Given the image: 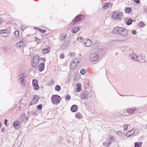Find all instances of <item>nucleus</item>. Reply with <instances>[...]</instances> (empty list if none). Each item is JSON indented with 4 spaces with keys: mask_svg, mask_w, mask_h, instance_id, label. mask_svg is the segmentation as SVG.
<instances>
[{
    "mask_svg": "<svg viewBox=\"0 0 147 147\" xmlns=\"http://www.w3.org/2000/svg\"><path fill=\"white\" fill-rule=\"evenodd\" d=\"M113 32L116 34H120L122 38H124L127 35L128 30L123 27H116L114 28Z\"/></svg>",
    "mask_w": 147,
    "mask_h": 147,
    "instance_id": "f257e3e1",
    "label": "nucleus"
},
{
    "mask_svg": "<svg viewBox=\"0 0 147 147\" xmlns=\"http://www.w3.org/2000/svg\"><path fill=\"white\" fill-rule=\"evenodd\" d=\"M27 77L24 74H20L18 78V82L21 83V85L22 87L25 86L26 85V79Z\"/></svg>",
    "mask_w": 147,
    "mask_h": 147,
    "instance_id": "f03ea898",
    "label": "nucleus"
},
{
    "mask_svg": "<svg viewBox=\"0 0 147 147\" xmlns=\"http://www.w3.org/2000/svg\"><path fill=\"white\" fill-rule=\"evenodd\" d=\"M51 100L54 105L57 104L61 100L60 96L57 95H53L51 97Z\"/></svg>",
    "mask_w": 147,
    "mask_h": 147,
    "instance_id": "7ed1b4c3",
    "label": "nucleus"
},
{
    "mask_svg": "<svg viewBox=\"0 0 147 147\" xmlns=\"http://www.w3.org/2000/svg\"><path fill=\"white\" fill-rule=\"evenodd\" d=\"M39 61V57L36 55L34 56L31 61L32 65L33 67H36L37 66Z\"/></svg>",
    "mask_w": 147,
    "mask_h": 147,
    "instance_id": "20e7f679",
    "label": "nucleus"
},
{
    "mask_svg": "<svg viewBox=\"0 0 147 147\" xmlns=\"http://www.w3.org/2000/svg\"><path fill=\"white\" fill-rule=\"evenodd\" d=\"M84 16L83 15H77L73 20L71 24L72 25H74L75 23H76L78 21H80L81 20L84 19Z\"/></svg>",
    "mask_w": 147,
    "mask_h": 147,
    "instance_id": "39448f33",
    "label": "nucleus"
},
{
    "mask_svg": "<svg viewBox=\"0 0 147 147\" xmlns=\"http://www.w3.org/2000/svg\"><path fill=\"white\" fill-rule=\"evenodd\" d=\"M91 96V94L89 92L87 91L82 92L81 93L80 97L82 99H88V97Z\"/></svg>",
    "mask_w": 147,
    "mask_h": 147,
    "instance_id": "423d86ee",
    "label": "nucleus"
},
{
    "mask_svg": "<svg viewBox=\"0 0 147 147\" xmlns=\"http://www.w3.org/2000/svg\"><path fill=\"white\" fill-rule=\"evenodd\" d=\"M80 61H78L77 59H73L71 61L70 67L71 69H74L76 68L78 64L79 63Z\"/></svg>",
    "mask_w": 147,
    "mask_h": 147,
    "instance_id": "0eeeda50",
    "label": "nucleus"
},
{
    "mask_svg": "<svg viewBox=\"0 0 147 147\" xmlns=\"http://www.w3.org/2000/svg\"><path fill=\"white\" fill-rule=\"evenodd\" d=\"M89 57L91 61H94L97 60L98 55L96 54H91L90 55Z\"/></svg>",
    "mask_w": 147,
    "mask_h": 147,
    "instance_id": "6e6552de",
    "label": "nucleus"
},
{
    "mask_svg": "<svg viewBox=\"0 0 147 147\" xmlns=\"http://www.w3.org/2000/svg\"><path fill=\"white\" fill-rule=\"evenodd\" d=\"M145 56L144 55L140 54L138 56L137 61L142 63H144L145 62Z\"/></svg>",
    "mask_w": 147,
    "mask_h": 147,
    "instance_id": "1a4fd4ad",
    "label": "nucleus"
},
{
    "mask_svg": "<svg viewBox=\"0 0 147 147\" xmlns=\"http://www.w3.org/2000/svg\"><path fill=\"white\" fill-rule=\"evenodd\" d=\"M26 41L24 39H22L21 41L16 44V46L19 48H22L25 45Z\"/></svg>",
    "mask_w": 147,
    "mask_h": 147,
    "instance_id": "9d476101",
    "label": "nucleus"
},
{
    "mask_svg": "<svg viewBox=\"0 0 147 147\" xmlns=\"http://www.w3.org/2000/svg\"><path fill=\"white\" fill-rule=\"evenodd\" d=\"M121 49L125 54H128L129 52H130L131 51H132V50L130 49L129 47L125 46L122 47Z\"/></svg>",
    "mask_w": 147,
    "mask_h": 147,
    "instance_id": "9b49d317",
    "label": "nucleus"
},
{
    "mask_svg": "<svg viewBox=\"0 0 147 147\" xmlns=\"http://www.w3.org/2000/svg\"><path fill=\"white\" fill-rule=\"evenodd\" d=\"M123 13L121 12H118V13L116 16V17L114 18L113 19L117 20L118 21H121L123 19L122 16Z\"/></svg>",
    "mask_w": 147,
    "mask_h": 147,
    "instance_id": "f8f14e48",
    "label": "nucleus"
},
{
    "mask_svg": "<svg viewBox=\"0 0 147 147\" xmlns=\"http://www.w3.org/2000/svg\"><path fill=\"white\" fill-rule=\"evenodd\" d=\"M32 85L34 88L35 90H37L39 88V86L38 83V81L35 79L32 80Z\"/></svg>",
    "mask_w": 147,
    "mask_h": 147,
    "instance_id": "ddd939ff",
    "label": "nucleus"
},
{
    "mask_svg": "<svg viewBox=\"0 0 147 147\" xmlns=\"http://www.w3.org/2000/svg\"><path fill=\"white\" fill-rule=\"evenodd\" d=\"M39 97L37 95H35L33 97V99L30 104V105L36 104L38 100Z\"/></svg>",
    "mask_w": 147,
    "mask_h": 147,
    "instance_id": "4468645a",
    "label": "nucleus"
},
{
    "mask_svg": "<svg viewBox=\"0 0 147 147\" xmlns=\"http://www.w3.org/2000/svg\"><path fill=\"white\" fill-rule=\"evenodd\" d=\"M92 41L90 39H87L85 40L84 44V46L87 47L91 46L92 45Z\"/></svg>",
    "mask_w": 147,
    "mask_h": 147,
    "instance_id": "2eb2a0df",
    "label": "nucleus"
},
{
    "mask_svg": "<svg viewBox=\"0 0 147 147\" xmlns=\"http://www.w3.org/2000/svg\"><path fill=\"white\" fill-rule=\"evenodd\" d=\"M130 54L129 56V58L131 59L136 61L137 59H138V55H136L134 53Z\"/></svg>",
    "mask_w": 147,
    "mask_h": 147,
    "instance_id": "dca6fc26",
    "label": "nucleus"
},
{
    "mask_svg": "<svg viewBox=\"0 0 147 147\" xmlns=\"http://www.w3.org/2000/svg\"><path fill=\"white\" fill-rule=\"evenodd\" d=\"M80 28L79 26H76L73 28L71 29V32L72 33L74 34L80 30Z\"/></svg>",
    "mask_w": 147,
    "mask_h": 147,
    "instance_id": "f3484780",
    "label": "nucleus"
},
{
    "mask_svg": "<svg viewBox=\"0 0 147 147\" xmlns=\"http://www.w3.org/2000/svg\"><path fill=\"white\" fill-rule=\"evenodd\" d=\"M45 67V63L42 62L40 63L38 67V70L40 71L43 70Z\"/></svg>",
    "mask_w": 147,
    "mask_h": 147,
    "instance_id": "a211bd4d",
    "label": "nucleus"
},
{
    "mask_svg": "<svg viewBox=\"0 0 147 147\" xmlns=\"http://www.w3.org/2000/svg\"><path fill=\"white\" fill-rule=\"evenodd\" d=\"M78 107L76 105H73L71 107V110L73 112H76L77 110Z\"/></svg>",
    "mask_w": 147,
    "mask_h": 147,
    "instance_id": "6ab92c4d",
    "label": "nucleus"
},
{
    "mask_svg": "<svg viewBox=\"0 0 147 147\" xmlns=\"http://www.w3.org/2000/svg\"><path fill=\"white\" fill-rule=\"evenodd\" d=\"M27 114L30 116H35L37 115L36 112L33 111H29L27 113Z\"/></svg>",
    "mask_w": 147,
    "mask_h": 147,
    "instance_id": "aec40b11",
    "label": "nucleus"
},
{
    "mask_svg": "<svg viewBox=\"0 0 147 147\" xmlns=\"http://www.w3.org/2000/svg\"><path fill=\"white\" fill-rule=\"evenodd\" d=\"M20 123V122L18 121H15L13 123V126L15 128H18L19 127H21L20 126V125H19Z\"/></svg>",
    "mask_w": 147,
    "mask_h": 147,
    "instance_id": "412c9836",
    "label": "nucleus"
},
{
    "mask_svg": "<svg viewBox=\"0 0 147 147\" xmlns=\"http://www.w3.org/2000/svg\"><path fill=\"white\" fill-rule=\"evenodd\" d=\"M50 50V47H48V48L43 49L42 51L44 53L47 54L49 52Z\"/></svg>",
    "mask_w": 147,
    "mask_h": 147,
    "instance_id": "4be33fe9",
    "label": "nucleus"
},
{
    "mask_svg": "<svg viewBox=\"0 0 147 147\" xmlns=\"http://www.w3.org/2000/svg\"><path fill=\"white\" fill-rule=\"evenodd\" d=\"M136 109L134 108L130 109L127 110V111L129 114H132L136 111Z\"/></svg>",
    "mask_w": 147,
    "mask_h": 147,
    "instance_id": "5701e85b",
    "label": "nucleus"
},
{
    "mask_svg": "<svg viewBox=\"0 0 147 147\" xmlns=\"http://www.w3.org/2000/svg\"><path fill=\"white\" fill-rule=\"evenodd\" d=\"M117 134L122 138H124L125 136V133L121 131H118L117 132Z\"/></svg>",
    "mask_w": 147,
    "mask_h": 147,
    "instance_id": "b1692460",
    "label": "nucleus"
},
{
    "mask_svg": "<svg viewBox=\"0 0 147 147\" xmlns=\"http://www.w3.org/2000/svg\"><path fill=\"white\" fill-rule=\"evenodd\" d=\"M125 12L126 13H129L131 11V8L130 7H125Z\"/></svg>",
    "mask_w": 147,
    "mask_h": 147,
    "instance_id": "393cba45",
    "label": "nucleus"
},
{
    "mask_svg": "<svg viewBox=\"0 0 147 147\" xmlns=\"http://www.w3.org/2000/svg\"><path fill=\"white\" fill-rule=\"evenodd\" d=\"M134 133V131H128L127 132V134H126V136L127 137H130L132 136Z\"/></svg>",
    "mask_w": 147,
    "mask_h": 147,
    "instance_id": "a878e982",
    "label": "nucleus"
},
{
    "mask_svg": "<svg viewBox=\"0 0 147 147\" xmlns=\"http://www.w3.org/2000/svg\"><path fill=\"white\" fill-rule=\"evenodd\" d=\"M66 34H63L60 35L59 38L61 40H64L66 37Z\"/></svg>",
    "mask_w": 147,
    "mask_h": 147,
    "instance_id": "bb28decb",
    "label": "nucleus"
},
{
    "mask_svg": "<svg viewBox=\"0 0 147 147\" xmlns=\"http://www.w3.org/2000/svg\"><path fill=\"white\" fill-rule=\"evenodd\" d=\"M75 116L76 118L80 119L81 118L82 115L80 112H78L75 114Z\"/></svg>",
    "mask_w": 147,
    "mask_h": 147,
    "instance_id": "cd10ccee",
    "label": "nucleus"
},
{
    "mask_svg": "<svg viewBox=\"0 0 147 147\" xmlns=\"http://www.w3.org/2000/svg\"><path fill=\"white\" fill-rule=\"evenodd\" d=\"M118 12V11H114L113 12L112 16V18L113 19L115 18L116 17Z\"/></svg>",
    "mask_w": 147,
    "mask_h": 147,
    "instance_id": "c85d7f7f",
    "label": "nucleus"
},
{
    "mask_svg": "<svg viewBox=\"0 0 147 147\" xmlns=\"http://www.w3.org/2000/svg\"><path fill=\"white\" fill-rule=\"evenodd\" d=\"M109 3H106L103 6V8L106 9H107L109 7Z\"/></svg>",
    "mask_w": 147,
    "mask_h": 147,
    "instance_id": "c756f323",
    "label": "nucleus"
},
{
    "mask_svg": "<svg viewBox=\"0 0 147 147\" xmlns=\"http://www.w3.org/2000/svg\"><path fill=\"white\" fill-rule=\"evenodd\" d=\"M80 76L78 75H75L74 76V81L75 82H77L80 79Z\"/></svg>",
    "mask_w": 147,
    "mask_h": 147,
    "instance_id": "7c9ffc66",
    "label": "nucleus"
},
{
    "mask_svg": "<svg viewBox=\"0 0 147 147\" xmlns=\"http://www.w3.org/2000/svg\"><path fill=\"white\" fill-rule=\"evenodd\" d=\"M35 40L37 42V44H40L42 41L41 39L36 37H35Z\"/></svg>",
    "mask_w": 147,
    "mask_h": 147,
    "instance_id": "2f4dec72",
    "label": "nucleus"
},
{
    "mask_svg": "<svg viewBox=\"0 0 147 147\" xmlns=\"http://www.w3.org/2000/svg\"><path fill=\"white\" fill-rule=\"evenodd\" d=\"M61 89V86L58 85H57L55 88V90L57 91H59Z\"/></svg>",
    "mask_w": 147,
    "mask_h": 147,
    "instance_id": "473e14b6",
    "label": "nucleus"
},
{
    "mask_svg": "<svg viewBox=\"0 0 147 147\" xmlns=\"http://www.w3.org/2000/svg\"><path fill=\"white\" fill-rule=\"evenodd\" d=\"M132 22L133 21L131 19H129L127 20V22L126 23L127 25H129L132 24Z\"/></svg>",
    "mask_w": 147,
    "mask_h": 147,
    "instance_id": "72a5a7b5",
    "label": "nucleus"
},
{
    "mask_svg": "<svg viewBox=\"0 0 147 147\" xmlns=\"http://www.w3.org/2000/svg\"><path fill=\"white\" fill-rule=\"evenodd\" d=\"M109 140L111 141H114L115 140V138H114V136L110 135L109 137Z\"/></svg>",
    "mask_w": 147,
    "mask_h": 147,
    "instance_id": "f704fd0d",
    "label": "nucleus"
},
{
    "mask_svg": "<svg viewBox=\"0 0 147 147\" xmlns=\"http://www.w3.org/2000/svg\"><path fill=\"white\" fill-rule=\"evenodd\" d=\"M6 30L7 31V30L6 29L2 30H1L0 31V34H3V33H6L7 34H9V32H5V31Z\"/></svg>",
    "mask_w": 147,
    "mask_h": 147,
    "instance_id": "c9c22d12",
    "label": "nucleus"
},
{
    "mask_svg": "<svg viewBox=\"0 0 147 147\" xmlns=\"http://www.w3.org/2000/svg\"><path fill=\"white\" fill-rule=\"evenodd\" d=\"M19 32L18 30L15 31L14 35L16 38H18L19 36Z\"/></svg>",
    "mask_w": 147,
    "mask_h": 147,
    "instance_id": "e433bc0d",
    "label": "nucleus"
},
{
    "mask_svg": "<svg viewBox=\"0 0 147 147\" xmlns=\"http://www.w3.org/2000/svg\"><path fill=\"white\" fill-rule=\"evenodd\" d=\"M77 40H79L80 42H81L83 41L84 39L83 37L82 36H80L77 38Z\"/></svg>",
    "mask_w": 147,
    "mask_h": 147,
    "instance_id": "4c0bfd02",
    "label": "nucleus"
},
{
    "mask_svg": "<svg viewBox=\"0 0 147 147\" xmlns=\"http://www.w3.org/2000/svg\"><path fill=\"white\" fill-rule=\"evenodd\" d=\"M98 46V45L96 43H94L93 45L92 46V48L93 49H95L97 48Z\"/></svg>",
    "mask_w": 147,
    "mask_h": 147,
    "instance_id": "58836bf2",
    "label": "nucleus"
},
{
    "mask_svg": "<svg viewBox=\"0 0 147 147\" xmlns=\"http://www.w3.org/2000/svg\"><path fill=\"white\" fill-rule=\"evenodd\" d=\"M145 26V25L142 21H141L139 23V26L140 27H143Z\"/></svg>",
    "mask_w": 147,
    "mask_h": 147,
    "instance_id": "ea45409f",
    "label": "nucleus"
},
{
    "mask_svg": "<svg viewBox=\"0 0 147 147\" xmlns=\"http://www.w3.org/2000/svg\"><path fill=\"white\" fill-rule=\"evenodd\" d=\"M42 105L40 104L38 105L37 107V109L38 110H40L42 109Z\"/></svg>",
    "mask_w": 147,
    "mask_h": 147,
    "instance_id": "a19ab883",
    "label": "nucleus"
},
{
    "mask_svg": "<svg viewBox=\"0 0 147 147\" xmlns=\"http://www.w3.org/2000/svg\"><path fill=\"white\" fill-rule=\"evenodd\" d=\"M38 29V31L42 33H45L46 32V30H45L42 29L40 28H39Z\"/></svg>",
    "mask_w": 147,
    "mask_h": 147,
    "instance_id": "79ce46f5",
    "label": "nucleus"
},
{
    "mask_svg": "<svg viewBox=\"0 0 147 147\" xmlns=\"http://www.w3.org/2000/svg\"><path fill=\"white\" fill-rule=\"evenodd\" d=\"M71 99V96L69 95H67V96L65 97V99L66 100H69Z\"/></svg>",
    "mask_w": 147,
    "mask_h": 147,
    "instance_id": "37998d69",
    "label": "nucleus"
},
{
    "mask_svg": "<svg viewBox=\"0 0 147 147\" xmlns=\"http://www.w3.org/2000/svg\"><path fill=\"white\" fill-rule=\"evenodd\" d=\"M27 27L26 26L22 25L21 26L20 29L22 30H24Z\"/></svg>",
    "mask_w": 147,
    "mask_h": 147,
    "instance_id": "c03bdc74",
    "label": "nucleus"
},
{
    "mask_svg": "<svg viewBox=\"0 0 147 147\" xmlns=\"http://www.w3.org/2000/svg\"><path fill=\"white\" fill-rule=\"evenodd\" d=\"M86 72V70L84 69H82L80 71V74H85Z\"/></svg>",
    "mask_w": 147,
    "mask_h": 147,
    "instance_id": "a18cd8bd",
    "label": "nucleus"
},
{
    "mask_svg": "<svg viewBox=\"0 0 147 147\" xmlns=\"http://www.w3.org/2000/svg\"><path fill=\"white\" fill-rule=\"evenodd\" d=\"M134 147H139L140 144L137 142H136L134 143Z\"/></svg>",
    "mask_w": 147,
    "mask_h": 147,
    "instance_id": "49530a36",
    "label": "nucleus"
},
{
    "mask_svg": "<svg viewBox=\"0 0 147 147\" xmlns=\"http://www.w3.org/2000/svg\"><path fill=\"white\" fill-rule=\"evenodd\" d=\"M59 57L61 59H63L65 57V55L63 53H61Z\"/></svg>",
    "mask_w": 147,
    "mask_h": 147,
    "instance_id": "de8ad7c7",
    "label": "nucleus"
},
{
    "mask_svg": "<svg viewBox=\"0 0 147 147\" xmlns=\"http://www.w3.org/2000/svg\"><path fill=\"white\" fill-rule=\"evenodd\" d=\"M123 127L124 128V130H126L128 128V125H124L123 126Z\"/></svg>",
    "mask_w": 147,
    "mask_h": 147,
    "instance_id": "09e8293b",
    "label": "nucleus"
},
{
    "mask_svg": "<svg viewBox=\"0 0 147 147\" xmlns=\"http://www.w3.org/2000/svg\"><path fill=\"white\" fill-rule=\"evenodd\" d=\"M81 90V88L77 87L76 89V91L78 92H79Z\"/></svg>",
    "mask_w": 147,
    "mask_h": 147,
    "instance_id": "8fccbe9b",
    "label": "nucleus"
},
{
    "mask_svg": "<svg viewBox=\"0 0 147 147\" xmlns=\"http://www.w3.org/2000/svg\"><path fill=\"white\" fill-rule=\"evenodd\" d=\"M76 86L77 87L81 88V85L80 83H77L76 84Z\"/></svg>",
    "mask_w": 147,
    "mask_h": 147,
    "instance_id": "3c124183",
    "label": "nucleus"
},
{
    "mask_svg": "<svg viewBox=\"0 0 147 147\" xmlns=\"http://www.w3.org/2000/svg\"><path fill=\"white\" fill-rule=\"evenodd\" d=\"M133 1L136 3H140V1L139 0H133Z\"/></svg>",
    "mask_w": 147,
    "mask_h": 147,
    "instance_id": "603ef678",
    "label": "nucleus"
},
{
    "mask_svg": "<svg viewBox=\"0 0 147 147\" xmlns=\"http://www.w3.org/2000/svg\"><path fill=\"white\" fill-rule=\"evenodd\" d=\"M75 53L73 52H71L70 53V55L71 57H74L75 56Z\"/></svg>",
    "mask_w": 147,
    "mask_h": 147,
    "instance_id": "864d4df0",
    "label": "nucleus"
},
{
    "mask_svg": "<svg viewBox=\"0 0 147 147\" xmlns=\"http://www.w3.org/2000/svg\"><path fill=\"white\" fill-rule=\"evenodd\" d=\"M131 33L133 34L136 35L137 33V32L136 30H134L132 31Z\"/></svg>",
    "mask_w": 147,
    "mask_h": 147,
    "instance_id": "5fc2aeb1",
    "label": "nucleus"
},
{
    "mask_svg": "<svg viewBox=\"0 0 147 147\" xmlns=\"http://www.w3.org/2000/svg\"><path fill=\"white\" fill-rule=\"evenodd\" d=\"M7 119H5L4 120V124L6 126H7Z\"/></svg>",
    "mask_w": 147,
    "mask_h": 147,
    "instance_id": "6e6d98bb",
    "label": "nucleus"
},
{
    "mask_svg": "<svg viewBox=\"0 0 147 147\" xmlns=\"http://www.w3.org/2000/svg\"><path fill=\"white\" fill-rule=\"evenodd\" d=\"M54 82L53 80H51L50 82H49V84L50 85H52L54 84Z\"/></svg>",
    "mask_w": 147,
    "mask_h": 147,
    "instance_id": "4d7b16f0",
    "label": "nucleus"
},
{
    "mask_svg": "<svg viewBox=\"0 0 147 147\" xmlns=\"http://www.w3.org/2000/svg\"><path fill=\"white\" fill-rule=\"evenodd\" d=\"M103 144L104 146H107V147L108 144H107V143H106V142H104L103 143Z\"/></svg>",
    "mask_w": 147,
    "mask_h": 147,
    "instance_id": "13d9d810",
    "label": "nucleus"
},
{
    "mask_svg": "<svg viewBox=\"0 0 147 147\" xmlns=\"http://www.w3.org/2000/svg\"><path fill=\"white\" fill-rule=\"evenodd\" d=\"M5 129L4 127H3V128L2 129H1V131L2 132H4L5 131Z\"/></svg>",
    "mask_w": 147,
    "mask_h": 147,
    "instance_id": "bf43d9fd",
    "label": "nucleus"
},
{
    "mask_svg": "<svg viewBox=\"0 0 147 147\" xmlns=\"http://www.w3.org/2000/svg\"><path fill=\"white\" fill-rule=\"evenodd\" d=\"M41 59L42 60V61L44 62H45L46 61V59L44 58H41Z\"/></svg>",
    "mask_w": 147,
    "mask_h": 147,
    "instance_id": "052dcab7",
    "label": "nucleus"
},
{
    "mask_svg": "<svg viewBox=\"0 0 147 147\" xmlns=\"http://www.w3.org/2000/svg\"><path fill=\"white\" fill-rule=\"evenodd\" d=\"M34 29L35 30H39L38 29H39V28L36 27H34Z\"/></svg>",
    "mask_w": 147,
    "mask_h": 147,
    "instance_id": "680f3d73",
    "label": "nucleus"
},
{
    "mask_svg": "<svg viewBox=\"0 0 147 147\" xmlns=\"http://www.w3.org/2000/svg\"><path fill=\"white\" fill-rule=\"evenodd\" d=\"M28 116H25V119L27 121H28Z\"/></svg>",
    "mask_w": 147,
    "mask_h": 147,
    "instance_id": "e2e57ef3",
    "label": "nucleus"
},
{
    "mask_svg": "<svg viewBox=\"0 0 147 147\" xmlns=\"http://www.w3.org/2000/svg\"><path fill=\"white\" fill-rule=\"evenodd\" d=\"M118 94H119L120 96H128V95H122L121 94H119L118 93Z\"/></svg>",
    "mask_w": 147,
    "mask_h": 147,
    "instance_id": "0e129e2a",
    "label": "nucleus"
},
{
    "mask_svg": "<svg viewBox=\"0 0 147 147\" xmlns=\"http://www.w3.org/2000/svg\"><path fill=\"white\" fill-rule=\"evenodd\" d=\"M107 144H108L107 147H108L110 145V142H109L108 143H107Z\"/></svg>",
    "mask_w": 147,
    "mask_h": 147,
    "instance_id": "69168bd1",
    "label": "nucleus"
},
{
    "mask_svg": "<svg viewBox=\"0 0 147 147\" xmlns=\"http://www.w3.org/2000/svg\"><path fill=\"white\" fill-rule=\"evenodd\" d=\"M67 141L68 142V143H70L69 140L68 139L67 140Z\"/></svg>",
    "mask_w": 147,
    "mask_h": 147,
    "instance_id": "338daca9",
    "label": "nucleus"
},
{
    "mask_svg": "<svg viewBox=\"0 0 147 147\" xmlns=\"http://www.w3.org/2000/svg\"><path fill=\"white\" fill-rule=\"evenodd\" d=\"M2 19L1 18H0V23L2 22Z\"/></svg>",
    "mask_w": 147,
    "mask_h": 147,
    "instance_id": "774afa93",
    "label": "nucleus"
}]
</instances>
